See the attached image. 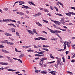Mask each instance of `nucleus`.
Instances as JSON below:
<instances>
[{
  "instance_id": "nucleus-1",
  "label": "nucleus",
  "mask_w": 75,
  "mask_h": 75,
  "mask_svg": "<svg viewBox=\"0 0 75 75\" xmlns=\"http://www.w3.org/2000/svg\"><path fill=\"white\" fill-rule=\"evenodd\" d=\"M57 64H55V66L57 68H58V65H59L61 61V59L60 58L57 57Z\"/></svg>"
},
{
  "instance_id": "nucleus-2",
  "label": "nucleus",
  "mask_w": 75,
  "mask_h": 75,
  "mask_svg": "<svg viewBox=\"0 0 75 75\" xmlns=\"http://www.w3.org/2000/svg\"><path fill=\"white\" fill-rule=\"evenodd\" d=\"M47 58L45 57H43L41 59H40L41 61H40L39 63L40 65H42V64L44 63V60H47Z\"/></svg>"
},
{
  "instance_id": "nucleus-3",
  "label": "nucleus",
  "mask_w": 75,
  "mask_h": 75,
  "mask_svg": "<svg viewBox=\"0 0 75 75\" xmlns=\"http://www.w3.org/2000/svg\"><path fill=\"white\" fill-rule=\"evenodd\" d=\"M3 22H6V23H8V21H10V19H3Z\"/></svg>"
},
{
  "instance_id": "nucleus-4",
  "label": "nucleus",
  "mask_w": 75,
  "mask_h": 75,
  "mask_svg": "<svg viewBox=\"0 0 75 75\" xmlns=\"http://www.w3.org/2000/svg\"><path fill=\"white\" fill-rule=\"evenodd\" d=\"M19 3L20 4H24L25 2L23 1H16L15 2V3Z\"/></svg>"
},
{
  "instance_id": "nucleus-5",
  "label": "nucleus",
  "mask_w": 75,
  "mask_h": 75,
  "mask_svg": "<svg viewBox=\"0 0 75 75\" xmlns=\"http://www.w3.org/2000/svg\"><path fill=\"white\" fill-rule=\"evenodd\" d=\"M42 13L40 12H38V14H35L33 16L34 17H37L38 16H40V15H41Z\"/></svg>"
},
{
  "instance_id": "nucleus-6",
  "label": "nucleus",
  "mask_w": 75,
  "mask_h": 75,
  "mask_svg": "<svg viewBox=\"0 0 75 75\" xmlns=\"http://www.w3.org/2000/svg\"><path fill=\"white\" fill-rule=\"evenodd\" d=\"M56 71H50V72H49V73H51V74H52V75H56Z\"/></svg>"
},
{
  "instance_id": "nucleus-7",
  "label": "nucleus",
  "mask_w": 75,
  "mask_h": 75,
  "mask_svg": "<svg viewBox=\"0 0 75 75\" xmlns=\"http://www.w3.org/2000/svg\"><path fill=\"white\" fill-rule=\"evenodd\" d=\"M64 50H65L66 48V45H68V42H64Z\"/></svg>"
},
{
  "instance_id": "nucleus-8",
  "label": "nucleus",
  "mask_w": 75,
  "mask_h": 75,
  "mask_svg": "<svg viewBox=\"0 0 75 75\" xmlns=\"http://www.w3.org/2000/svg\"><path fill=\"white\" fill-rule=\"evenodd\" d=\"M36 23L38 25V26H40V27H42V25L41 24H40V23L37 22H36Z\"/></svg>"
},
{
  "instance_id": "nucleus-9",
  "label": "nucleus",
  "mask_w": 75,
  "mask_h": 75,
  "mask_svg": "<svg viewBox=\"0 0 75 75\" xmlns=\"http://www.w3.org/2000/svg\"><path fill=\"white\" fill-rule=\"evenodd\" d=\"M8 61H9V62H11V63H14V60H13V59H10Z\"/></svg>"
},
{
  "instance_id": "nucleus-10",
  "label": "nucleus",
  "mask_w": 75,
  "mask_h": 75,
  "mask_svg": "<svg viewBox=\"0 0 75 75\" xmlns=\"http://www.w3.org/2000/svg\"><path fill=\"white\" fill-rule=\"evenodd\" d=\"M7 71H12V72L16 71V70H14L13 69H8Z\"/></svg>"
},
{
  "instance_id": "nucleus-11",
  "label": "nucleus",
  "mask_w": 75,
  "mask_h": 75,
  "mask_svg": "<svg viewBox=\"0 0 75 75\" xmlns=\"http://www.w3.org/2000/svg\"><path fill=\"white\" fill-rule=\"evenodd\" d=\"M4 34H5V35H6L7 36H11V34H10V33H5Z\"/></svg>"
},
{
  "instance_id": "nucleus-12",
  "label": "nucleus",
  "mask_w": 75,
  "mask_h": 75,
  "mask_svg": "<svg viewBox=\"0 0 75 75\" xmlns=\"http://www.w3.org/2000/svg\"><path fill=\"white\" fill-rule=\"evenodd\" d=\"M54 23H55V24H58V25H60V24H61V23L57 21H56V22H54Z\"/></svg>"
},
{
  "instance_id": "nucleus-13",
  "label": "nucleus",
  "mask_w": 75,
  "mask_h": 75,
  "mask_svg": "<svg viewBox=\"0 0 75 75\" xmlns=\"http://www.w3.org/2000/svg\"><path fill=\"white\" fill-rule=\"evenodd\" d=\"M28 31L29 33H30V34H31L32 35H34V33H33V32H32L31 30H28Z\"/></svg>"
},
{
  "instance_id": "nucleus-14",
  "label": "nucleus",
  "mask_w": 75,
  "mask_h": 75,
  "mask_svg": "<svg viewBox=\"0 0 75 75\" xmlns=\"http://www.w3.org/2000/svg\"><path fill=\"white\" fill-rule=\"evenodd\" d=\"M39 38L41 40H47V39H45L43 38L39 37Z\"/></svg>"
},
{
  "instance_id": "nucleus-15",
  "label": "nucleus",
  "mask_w": 75,
  "mask_h": 75,
  "mask_svg": "<svg viewBox=\"0 0 75 75\" xmlns=\"http://www.w3.org/2000/svg\"><path fill=\"white\" fill-rule=\"evenodd\" d=\"M25 55L24 54H21L18 57L19 58H22L23 57H24V56H25Z\"/></svg>"
},
{
  "instance_id": "nucleus-16",
  "label": "nucleus",
  "mask_w": 75,
  "mask_h": 75,
  "mask_svg": "<svg viewBox=\"0 0 75 75\" xmlns=\"http://www.w3.org/2000/svg\"><path fill=\"white\" fill-rule=\"evenodd\" d=\"M22 8H26V9H27V8H30V9H31V8H30L29 7H28H28H24L23 6H22L21 7Z\"/></svg>"
},
{
  "instance_id": "nucleus-17",
  "label": "nucleus",
  "mask_w": 75,
  "mask_h": 75,
  "mask_svg": "<svg viewBox=\"0 0 75 75\" xmlns=\"http://www.w3.org/2000/svg\"><path fill=\"white\" fill-rule=\"evenodd\" d=\"M50 31L51 33H53V34H55V31L53 30L50 29Z\"/></svg>"
},
{
  "instance_id": "nucleus-18",
  "label": "nucleus",
  "mask_w": 75,
  "mask_h": 75,
  "mask_svg": "<svg viewBox=\"0 0 75 75\" xmlns=\"http://www.w3.org/2000/svg\"><path fill=\"white\" fill-rule=\"evenodd\" d=\"M35 31H36V30H35V29H33V33H35V34H38L37 33V32Z\"/></svg>"
},
{
  "instance_id": "nucleus-19",
  "label": "nucleus",
  "mask_w": 75,
  "mask_h": 75,
  "mask_svg": "<svg viewBox=\"0 0 75 75\" xmlns=\"http://www.w3.org/2000/svg\"><path fill=\"white\" fill-rule=\"evenodd\" d=\"M28 52H33L34 51L33 50H27Z\"/></svg>"
},
{
  "instance_id": "nucleus-20",
  "label": "nucleus",
  "mask_w": 75,
  "mask_h": 75,
  "mask_svg": "<svg viewBox=\"0 0 75 75\" xmlns=\"http://www.w3.org/2000/svg\"><path fill=\"white\" fill-rule=\"evenodd\" d=\"M55 14H56V15H57V16H62V15L60 14V13H55Z\"/></svg>"
},
{
  "instance_id": "nucleus-21",
  "label": "nucleus",
  "mask_w": 75,
  "mask_h": 75,
  "mask_svg": "<svg viewBox=\"0 0 75 75\" xmlns=\"http://www.w3.org/2000/svg\"><path fill=\"white\" fill-rule=\"evenodd\" d=\"M41 74H47V71H42L40 73Z\"/></svg>"
},
{
  "instance_id": "nucleus-22",
  "label": "nucleus",
  "mask_w": 75,
  "mask_h": 75,
  "mask_svg": "<svg viewBox=\"0 0 75 75\" xmlns=\"http://www.w3.org/2000/svg\"><path fill=\"white\" fill-rule=\"evenodd\" d=\"M55 31L57 33H61V31L59 30H55Z\"/></svg>"
},
{
  "instance_id": "nucleus-23",
  "label": "nucleus",
  "mask_w": 75,
  "mask_h": 75,
  "mask_svg": "<svg viewBox=\"0 0 75 75\" xmlns=\"http://www.w3.org/2000/svg\"><path fill=\"white\" fill-rule=\"evenodd\" d=\"M19 15H20V16H22V15H25L24 13L21 12H20Z\"/></svg>"
},
{
  "instance_id": "nucleus-24",
  "label": "nucleus",
  "mask_w": 75,
  "mask_h": 75,
  "mask_svg": "<svg viewBox=\"0 0 75 75\" xmlns=\"http://www.w3.org/2000/svg\"><path fill=\"white\" fill-rule=\"evenodd\" d=\"M15 29L13 28H10L8 30H9V31H13V30H14Z\"/></svg>"
},
{
  "instance_id": "nucleus-25",
  "label": "nucleus",
  "mask_w": 75,
  "mask_h": 75,
  "mask_svg": "<svg viewBox=\"0 0 75 75\" xmlns=\"http://www.w3.org/2000/svg\"><path fill=\"white\" fill-rule=\"evenodd\" d=\"M43 47H45V48H47V47H50V46H48V45H43Z\"/></svg>"
},
{
  "instance_id": "nucleus-26",
  "label": "nucleus",
  "mask_w": 75,
  "mask_h": 75,
  "mask_svg": "<svg viewBox=\"0 0 75 75\" xmlns=\"http://www.w3.org/2000/svg\"><path fill=\"white\" fill-rule=\"evenodd\" d=\"M53 26L54 28H58V27L57 26L55 25L54 24L53 25Z\"/></svg>"
},
{
  "instance_id": "nucleus-27",
  "label": "nucleus",
  "mask_w": 75,
  "mask_h": 75,
  "mask_svg": "<svg viewBox=\"0 0 75 75\" xmlns=\"http://www.w3.org/2000/svg\"><path fill=\"white\" fill-rule=\"evenodd\" d=\"M2 65H8V63H3Z\"/></svg>"
},
{
  "instance_id": "nucleus-28",
  "label": "nucleus",
  "mask_w": 75,
  "mask_h": 75,
  "mask_svg": "<svg viewBox=\"0 0 75 75\" xmlns=\"http://www.w3.org/2000/svg\"><path fill=\"white\" fill-rule=\"evenodd\" d=\"M44 11H45V12H47V13H48L49 12L48 10L46 9H44Z\"/></svg>"
},
{
  "instance_id": "nucleus-29",
  "label": "nucleus",
  "mask_w": 75,
  "mask_h": 75,
  "mask_svg": "<svg viewBox=\"0 0 75 75\" xmlns=\"http://www.w3.org/2000/svg\"><path fill=\"white\" fill-rule=\"evenodd\" d=\"M8 44L10 45H13L14 44V43L13 42H8Z\"/></svg>"
},
{
  "instance_id": "nucleus-30",
  "label": "nucleus",
  "mask_w": 75,
  "mask_h": 75,
  "mask_svg": "<svg viewBox=\"0 0 75 75\" xmlns=\"http://www.w3.org/2000/svg\"><path fill=\"white\" fill-rule=\"evenodd\" d=\"M69 13H70V14H72V15H75V13H74L73 12H69Z\"/></svg>"
},
{
  "instance_id": "nucleus-31",
  "label": "nucleus",
  "mask_w": 75,
  "mask_h": 75,
  "mask_svg": "<svg viewBox=\"0 0 75 75\" xmlns=\"http://www.w3.org/2000/svg\"><path fill=\"white\" fill-rule=\"evenodd\" d=\"M43 21H44V22H45V23H48V21L47 20H42Z\"/></svg>"
},
{
  "instance_id": "nucleus-32",
  "label": "nucleus",
  "mask_w": 75,
  "mask_h": 75,
  "mask_svg": "<svg viewBox=\"0 0 75 75\" xmlns=\"http://www.w3.org/2000/svg\"><path fill=\"white\" fill-rule=\"evenodd\" d=\"M50 8L51 10H54V8L52 6H51L50 7Z\"/></svg>"
},
{
  "instance_id": "nucleus-33",
  "label": "nucleus",
  "mask_w": 75,
  "mask_h": 75,
  "mask_svg": "<svg viewBox=\"0 0 75 75\" xmlns=\"http://www.w3.org/2000/svg\"><path fill=\"white\" fill-rule=\"evenodd\" d=\"M30 3H31V4H32V5H33V6H35V4L33 3L32 2H29V4Z\"/></svg>"
},
{
  "instance_id": "nucleus-34",
  "label": "nucleus",
  "mask_w": 75,
  "mask_h": 75,
  "mask_svg": "<svg viewBox=\"0 0 75 75\" xmlns=\"http://www.w3.org/2000/svg\"><path fill=\"white\" fill-rule=\"evenodd\" d=\"M66 72H67V73H69V74H71V75H73V73H72L70 71H66Z\"/></svg>"
},
{
  "instance_id": "nucleus-35",
  "label": "nucleus",
  "mask_w": 75,
  "mask_h": 75,
  "mask_svg": "<svg viewBox=\"0 0 75 75\" xmlns=\"http://www.w3.org/2000/svg\"><path fill=\"white\" fill-rule=\"evenodd\" d=\"M58 3H59V4L61 5V6H63V4L62 3H61V2L59 1H58Z\"/></svg>"
},
{
  "instance_id": "nucleus-36",
  "label": "nucleus",
  "mask_w": 75,
  "mask_h": 75,
  "mask_svg": "<svg viewBox=\"0 0 75 75\" xmlns=\"http://www.w3.org/2000/svg\"><path fill=\"white\" fill-rule=\"evenodd\" d=\"M0 48H4V46H3V45H0Z\"/></svg>"
},
{
  "instance_id": "nucleus-37",
  "label": "nucleus",
  "mask_w": 75,
  "mask_h": 75,
  "mask_svg": "<svg viewBox=\"0 0 75 75\" xmlns=\"http://www.w3.org/2000/svg\"><path fill=\"white\" fill-rule=\"evenodd\" d=\"M25 18H27L28 19L29 18V17L27 15H25Z\"/></svg>"
},
{
  "instance_id": "nucleus-38",
  "label": "nucleus",
  "mask_w": 75,
  "mask_h": 75,
  "mask_svg": "<svg viewBox=\"0 0 75 75\" xmlns=\"http://www.w3.org/2000/svg\"><path fill=\"white\" fill-rule=\"evenodd\" d=\"M17 60L18 61H19L21 63H23V62H22V61L20 59H18Z\"/></svg>"
},
{
  "instance_id": "nucleus-39",
  "label": "nucleus",
  "mask_w": 75,
  "mask_h": 75,
  "mask_svg": "<svg viewBox=\"0 0 75 75\" xmlns=\"http://www.w3.org/2000/svg\"><path fill=\"white\" fill-rule=\"evenodd\" d=\"M40 72V71H39L38 70H35V73H38V72Z\"/></svg>"
},
{
  "instance_id": "nucleus-40",
  "label": "nucleus",
  "mask_w": 75,
  "mask_h": 75,
  "mask_svg": "<svg viewBox=\"0 0 75 75\" xmlns=\"http://www.w3.org/2000/svg\"><path fill=\"white\" fill-rule=\"evenodd\" d=\"M54 8H55V9H56V11H58V8L57 7H56L55 6H54Z\"/></svg>"
},
{
  "instance_id": "nucleus-41",
  "label": "nucleus",
  "mask_w": 75,
  "mask_h": 75,
  "mask_svg": "<svg viewBox=\"0 0 75 75\" xmlns=\"http://www.w3.org/2000/svg\"><path fill=\"white\" fill-rule=\"evenodd\" d=\"M8 10V8H6L4 9V10L5 11H7Z\"/></svg>"
},
{
  "instance_id": "nucleus-42",
  "label": "nucleus",
  "mask_w": 75,
  "mask_h": 75,
  "mask_svg": "<svg viewBox=\"0 0 75 75\" xmlns=\"http://www.w3.org/2000/svg\"><path fill=\"white\" fill-rule=\"evenodd\" d=\"M64 50L65 49H60V50H59L58 51L61 52V51H64Z\"/></svg>"
},
{
  "instance_id": "nucleus-43",
  "label": "nucleus",
  "mask_w": 75,
  "mask_h": 75,
  "mask_svg": "<svg viewBox=\"0 0 75 75\" xmlns=\"http://www.w3.org/2000/svg\"><path fill=\"white\" fill-rule=\"evenodd\" d=\"M10 21H12V22H14L15 23H16V21L14 20H11V19L10 20Z\"/></svg>"
},
{
  "instance_id": "nucleus-44",
  "label": "nucleus",
  "mask_w": 75,
  "mask_h": 75,
  "mask_svg": "<svg viewBox=\"0 0 75 75\" xmlns=\"http://www.w3.org/2000/svg\"><path fill=\"white\" fill-rule=\"evenodd\" d=\"M64 18H62L61 20L60 21L61 22H62V21H64Z\"/></svg>"
},
{
  "instance_id": "nucleus-45",
  "label": "nucleus",
  "mask_w": 75,
  "mask_h": 75,
  "mask_svg": "<svg viewBox=\"0 0 75 75\" xmlns=\"http://www.w3.org/2000/svg\"><path fill=\"white\" fill-rule=\"evenodd\" d=\"M57 37H59V38H60V39H62L61 37V36H60L58 34H57Z\"/></svg>"
},
{
  "instance_id": "nucleus-46",
  "label": "nucleus",
  "mask_w": 75,
  "mask_h": 75,
  "mask_svg": "<svg viewBox=\"0 0 75 75\" xmlns=\"http://www.w3.org/2000/svg\"><path fill=\"white\" fill-rule=\"evenodd\" d=\"M4 69V68L3 67H1L0 68V71H2V70H3Z\"/></svg>"
},
{
  "instance_id": "nucleus-47",
  "label": "nucleus",
  "mask_w": 75,
  "mask_h": 75,
  "mask_svg": "<svg viewBox=\"0 0 75 75\" xmlns=\"http://www.w3.org/2000/svg\"><path fill=\"white\" fill-rule=\"evenodd\" d=\"M5 53L9 54V53H10V52H8V51H6V50H5Z\"/></svg>"
},
{
  "instance_id": "nucleus-48",
  "label": "nucleus",
  "mask_w": 75,
  "mask_h": 75,
  "mask_svg": "<svg viewBox=\"0 0 75 75\" xmlns=\"http://www.w3.org/2000/svg\"><path fill=\"white\" fill-rule=\"evenodd\" d=\"M71 45V43H68L67 44V46L68 47H70V45Z\"/></svg>"
},
{
  "instance_id": "nucleus-49",
  "label": "nucleus",
  "mask_w": 75,
  "mask_h": 75,
  "mask_svg": "<svg viewBox=\"0 0 75 75\" xmlns=\"http://www.w3.org/2000/svg\"><path fill=\"white\" fill-rule=\"evenodd\" d=\"M63 64H64V63H63V62H62L60 63V67H61V65H63Z\"/></svg>"
},
{
  "instance_id": "nucleus-50",
  "label": "nucleus",
  "mask_w": 75,
  "mask_h": 75,
  "mask_svg": "<svg viewBox=\"0 0 75 75\" xmlns=\"http://www.w3.org/2000/svg\"><path fill=\"white\" fill-rule=\"evenodd\" d=\"M35 56L36 57H40L39 54H35Z\"/></svg>"
},
{
  "instance_id": "nucleus-51",
  "label": "nucleus",
  "mask_w": 75,
  "mask_h": 75,
  "mask_svg": "<svg viewBox=\"0 0 75 75\" xmlns=\"http://www.w3.org/2000/svg\"><path fill=\"white\" fill-rule=\"evenodd\" d=\"M71 46L72 48H73V49H75V47H74V45H71Z\"/></svg>"
},
{
  "instance_id": "nucleus-52",
  "label": "nucleus",
  "mask_w": 75,
  "mask_h": 75,
  "mask_svg": "<svg viewBox=\"0 0 75 75\" xmlns=\"http://www.w3.org/2000/svg\"><path fill=\"white\" fill-rule=\"evenodd\" d=\"M37 53H38V54H42V55H44V53H42V52H38Z\"/></svg>"
},
{
  "instance_id": "nucleus-53",
  "label": "nucleus",
  "mask_w": 75,
  "mask_h": 75,
  "mask_svg": "<svg viewBox=\"0 0 75 75\" xmlns=\"http://www.w3.org/2000/svg\"><path fill=\"white\" fill-rule=\"evenodd\" d=\"M15 24H16V25H17V27H18V28L19 27V24H17V23H16Z\"/></svg>"
},
{
  "instance_id": "nucleus-54",
  "label": "nucleus",
  "mask_w": 75,
  "mask_h": 75,
  "mask_svg": "<svg viewBox=\"0 0 75 75\" xmlns=\"http://www.w3.org/2000/svg\"><path fill=\"white\" fill-rule=\"evenodd\" d=\"M16 35H18V36H19V33H18V32H16Z\"/></svg>"
},
{
  "instance_id": "nucleus-55",
  "label": "nucleus",
  "mask_w": 75,
  "mask_h": 75,
  "mask_svg": "<svg viewBox=\"0 0 75 75\" xmlns=\"http://www.w3.org/2000/svg\"><path fill=\"white\" fill-rule=\"evenodd\" d=\"M52 40H53V41L55 40V38H52V39H51Z\"/></svg>"
},
{
  "instance_id": "nucleus-56",
  "label": "nucleus",
  "mask_w": 75,
  "mask_h": 75,
  "mask_svg": "<svg viewBox=\"0 0 75 75\" xmlns=\"http://www.w3.org/2000/svg\"><path fill=\"white\" fill-rule=\"evenodd\" d=\"M16 74H20V72L17 71L15 73Z\"/></svg>"
},
{
  "instance_id": "nucleus-57",
  "label": "nucleus",
  "mask_w": 75,
  "mask_h": 75,
  "mask_svg": "<svg viewBox=\"0 0 75 75\" xmlns=\"http://www.w3.org/2000/svg\"><path fill=\"white\" fill-rule=\"evenodd\" d=\"M4 43H6V42L7 43V42H8V41L7 40H4Z\"/></svg>"
},
{
  "instance_id": "nucleus-58",
  "label": "nucleus",
  "mask_w": 75,
  "mask_h": 75,
  "mask_svg": "<svg viewBox=\"0 0 75 75\" xmlns=\"http://www.w3.org/2000/svg\"><path fill=\"white\" fill-rule=\"evenodd\" d=\"M40 10H44V8H39Z\"/></svg>"
},
{
  "instance_id": "nucleus-59",
  "label": "nucleus",
  "mask_w": 75,
  "mask_h": 75,
  "mask_svg": "<svg viewBox=\"0 0 75 75\" xmlns=\"http://www.w3.org/2000/svg\"><path fill=\"white\" fill-rule=\"evenodd\" d=\"M13 59H14L15 60H17V59H17V58L13 57Z\"/></svg>"
},
{
  "instance_id": "nucleus-60",
  "label": "nucleus",
  "mask_w": 75,
  "mask_h": 75,
  "mask_svg": "<svg viewBox=\"0 0 75 75\" xmlns=\"http://www.w3.org/2000/svg\"><path fill=\"white\" fill-rule=\"evenodd\" d=\"M71 9H73L74 10H75V8L74 7H71Z\"/></svg>"
},
{
  "instance_id": "nucleus-61",
  "label": "nucleus",
  "mask_w": 75,
  "mask_h": 75,
  "mask_svg": "<svg viewBox=\"0 0 75 75\" xmlns=\"http://www.w3.org/2000/svg\"><path fill=\"white\" fill-rule=\"evenodd\" d=\"M68 53H69V51H66V54H68Z\"/></svg>"
},
{
  "instance_id": "nucleus-62",
  "label": "nucleus",
  "mask_w": 75,
  "mask_h": 75,
  "mask_svg": "<svg viewBox=\"0 0 75 75\" xmlns=\"http://www.w3.org/2000/svg\"><path fill=\"white\" fill-rule=\"evenodd\" d=\"M2 52H5V51H6V50H4V49H2Z\"/></svg>"
},
{
  "instance_id": "nucleus-63",
  "label": "nucleus",
  "mask_w": 75,
  "mask_h": 75,
  "mask_svg": "<svg viewBox=\"0 0 75 75\" xmlns=\"http://www.w3.org/2000/svg\"><path fill=\"white\" fill-rule=\"evenodd\" d=\"M67 42L68 43H69V44H71V40H69Z\"/></svg>"
},
{
  "instance_id": "nucleus-64",
  "label": "nucleus",
  "mask_w": 75,
  "mask_h": 75,
  "mask_svg": "<svg viewBox=\"0 0 75 75\" xmlns=\"http://www.w3.org/2000/svg\"><path fill=\"white\" fill-rule=\"evenodd\" d=\"M75 57V54L72 56V58H74Z\"/></svg>"
}]
</instances>
